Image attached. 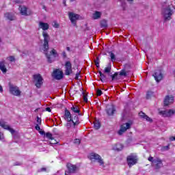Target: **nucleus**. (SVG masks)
I'll return each instance as SVG.
<instances>
[{"mask_svg": "<svg viewBox=\"0 0 175 175\" xmlns=\"http://www.w3.org/2000/svg\"><path fill=\"white\" fill-rule=\"evenodd\" d=\"M138 115L139 116L140 118H143V120H146V121H148L149 122H152V119L151 118L148 117V116L146 115V113L143 111H140Z\"/></svg>", "mask_w": 175, "mask_h": 175, "instance_id": "obj_19", "label": "nucleus"}, {"mask_svg": "<svg viewBox=\"0 0 175 175\" xmlns=\"http://www.w3.org/2000/svg\"><path fill=\"white\" fill-rule=\"evenodd\" d=\"M152 77L157 83H159V81L163 79V75L162 74V72H161V70H156L152 75Z\"/></svg>", "mask_w": 175, "mask_h": 175, "instance_id": "obj_11", "label": "nucleus"}, {"mask_svg": "<svg viewBox=\"0 0 175 175\" xmlns=\"http://www.w3.org/2000/svg\"><path fill=\"white\" fill-rule=\"evenodd\" d=\"M58 27H59V25L58 23H55L54 27L55 28H58Z\"/></svg>", "mask_w": 175, "mask_h": 175, "instance_id": "obj_50", "label": "nucleus"}, {"mask_svg": "<svg viewBox=\"0 0 175 175\" xmlns=\"http://www.w3.org/2000/svg\"><path fill=\"white\" fill-rule=\"evenodd\" d=\"M97 62H99V57H98L94 60V64H96Z\"/></svg>", "mask_w": 175, "mask_h": 175, "instance_id": "obj_48", "label": "nucleus"}, {"mask_svg": "<svg viewBox=\"0 0 175 175\" xmlns=\"http://www.w3.org/2000/svg\"><path fill=\"white\" fill-rule=\"evenodd\" d=\"M110 57H111V59L112 62H114V61H116V55H114V53L113 52H111Z\"/></svg>", "mask_w": 175, "mask_h": 175, "instance_id": "obj_35", "label": "nucleus"}, {"mask_svg": "<svg viewBox=\"0 0 175 175\" xmlns=\"http://www.w3.org/2000/svg\"><path fill=\"white\" fill-rule=\"evenodd\" d=\"M64 66H65L64 73L66 76H70V75H72L73 72L72 70V63H70V61L66 62Z\"/></svg>", "mask_w": 175, "mask_h": 175, "instance_id": "obj_8", "label": "nucleus"}, {"mask_svg": "<svg viewBox=\"0 0 175 175\" xmlns=\"http://www.w3.org/2000/svg\"><path fill=\"white\" fill-rule=\"evenodd\" d=\"M0 126L3 128V129H5L6 131H9L12 135H14L16 133V131L14 129H12L9 124H7L6 122H2L0 120Z\"/></svg>", "mask_w": 175, "mask_h": 175, "instance_id": "obj_12", "label": "nucleus"}, {"mask_svg": "<svg viewBox=\"0 0 175 175\" xmlns=\"http://www.w3.org/2000/svg\"><path fill=\"white\" fill-rule=\"evenodd\" d=\"M71 110L72 111H73L74 113H77L78 114H80V110L79 109V107H75V106H72L71 107Z\"/></svg>", "mask_w": 175, "mask_h": 175, "instance_id": "obj_30", "label": "nucleus"}, {"mask_svg": "<svg viewBox=\"0 0 175 175\" xmlns=\"http://www.w3.org/2000/svg\"><path fill=\"white\" fill-rule=\"evenodd\" d=\"M68 17L70 21H71L72 24L74 25L75 27L77 25V20L80 18V15L77 14H75L73 12H69L68 13Z\"/></svg>", "mask_w": 175, "mask_h": 175, "instance_id": "obj_7", "label": "nucleus"}, {"mask_svg": "<svg viewBox=\"0 0 175 175\" xmlns=\"http://www.w3.org/2000/svg\"><path fill=\"white\" fill-rule=\"evenodd\" d=\"M80 73H81V71H79L78 72L76 73V75H75V80H79V76H80Z\"/></svg>", "mask_w": 175, "mask_h": 175, "instance_id": "obj_41", "label": "nucleus"}, {"mask_svg": "<svg viewBox=\"0 0 175 175\" xmlns=\"http://www.w3.org/2000/svg\"><path fill=\"white\" fill-rule=\"evenodd\" d=\"M7 59H9L10 62H14L16 61L14 56H10V57H7Z\"/></svg>", "mask_w": 175, "mask_h": 175, "instance_id": "obj_36", "label": "nucleus"}, {"mask_svg": "<svg viewBox=\"0 0 175 175\" xmlns=\"http://www.w3.org/2000/svg\"><path fill=\"white\" fill-rule=\"evenodd\" d=\"M10 92L15 96H20V95H21V91H20L18 87L13 85H10Z\"/></svg>", "mask_w": 175, "mask_h": 175, "instance_id": "obj_9", "label": "nucleus"}, {"mask_svg": "<svg viewBox=\"0 0 175 175\" xmlns=\"http://www.w3.org/2000/svg\"><path fill=\"white\" fill-rule=\"evenodd\" d=\"M96 68H99V62L95 63Z\"/></svg>", "mask_w": 175, "mask_h": 175, "instance_id": "obj_52", "label": "nucleus"}, {"mask_svg": "<svg viewBox=\"0 0 175 175\" xmlns=\"http://www.w3.org/2000/svg\"><path fill=\"white\" fill-rule=\"evenodd\" d=\"M94 129H96V130L99 129V128H100V122H99V121H98V120L94 121Z\"/></svg>", "mask_w": 175, "mask_h": 175, "instance_id": "obj_27", "label": "nucleus"}, {"mask_svg": "<svg viewBox=\"0 0 175 175\" xmlns=\"http://www.w3.org/2000/svg\"><path fill=\"white\" fill-rule=\"evenodd\" d=\"M73 1H75V0H71V2H73Z\"/></svg>", "mask_w": 175, "mask_h": 175, "instance_id": "obj_58", "label": "nucleus"}, {"mask_svg": "<svg viewBox=\"0 0 175 175\" xmlns=\"http://www.w3.org/2000/svg\"><path fill=\"white\" fill-rule=\"evenodd\" d=\"M174 102V97L173 96H166L164 99V106H169L171 103Z\"/></svg>", "mask_w": 175, "mask_h": 175, "instance_id": "obj_15", "label": "nucleus"}, {"mask_svg": "<svg viewBox=\"0 0 175 175\" xmlns=\"http://www.w3.org/2000/svg\"><path fill=\"white\" fill-rule=\"evenodd\" d=\"M46 137L49 139V140H54V137H53V134L51 133H46Z\"/></svg>", "mask_w": 175, "mask_h": 175, "instance_id": "obj_33", "label": "nucleus"}, {"mask_svg": "<svg viewBox=\"0 0 175 175\" xmlns=\"http://www.w3.org/2000/svg\"><path fill=\"white\" fill-rule=\"evenodd\" d=\"M101 28H107V21L106 20H102L100 21Z\"/></svg>", "mask_w": 175, "mask_h": 175, "instance_id": "obj_28", "label": "nucleus"}, {"mask_svg": "<svg viewBox=\"0 0 175 175\" xmlns=\"http://www.w3.org/2000/svg\"><path fill=\"white\" fill-rule=\"evenodd\" d=\"M53 76L56 80L64 79V72L59 69H56L53 71Z\"/></svg>", "mask_w": 175, "mask_h": 175, "instance_id": "obj_13", "label": "nucleus"}, {"mask_svg": "<svg viewBox=\"0 0 175 175\" xmlns=\"http://www.w3.org/2000/svg\"><path fill=\"white\" fill-rule=\"evenodd\" d=\"M66 50H67V51H70V47L67 46V47H66Z\"/></svg>", "mask_w": 175, "mask_h": 175, "instance_id": "obj_53", "label": "nucleus"}, {"mask_svg": "<svg viewBox=\"0 0 175 175\" xmlns=\"http://www.w3.org/2000/svg\"><path fill=\"white\" fill-rule=\"evenodd\" d=\"M37 122L38 125H42V119L39 116H37Z\"/></svg>", "mask_w": 175, "mask_h": 175, "instance_id": "obj_40", "label": "nucleus"}, {"mask_svg": "<svg viewBox=\"0 0 175 175\" xmlns=\"http://www.w3.org/2000/svg\"><path fill=\"white\" fill-rule=\"evenodd\" d=\"M71 122H72L74 126L79 125L80 124V122L79 121V116L77 115H75L73 118H72Z\"/></svg>", "mask_w": 175, "mask_h": 175, "instance_id": "obj_23", "label": "nucleus"}, {"mask_svg": "<svg viewBox=\"0 0 175 175\" xmlns=\"http://www.w3.org/2000/svg\"><path fill=\"white\" fill-rule=\"evenodd\" d=\"M105 73H110L111 72V65H109L108 66L105 68L104 70Z\"/></svg>", "mask_w": 175, "mask_h": 175, "instance_id": "obj_31", "label": "nucleus"}, {"mask_svg": "<svg viewBox=\"0 0 175 175\" xmlns=\"http://www.w3.org/2000/svg\"><path fill=\"white\" fill-rule=\"evenodd\" d=\"M0 92H3V88L1 85H0Z\"/></svg>", "mask_w": 175, "mask_h": 175, "instance_id": "obj_51", "label": "nucleus"}, {"mask_svg": "<svg viewBox=\"0 0 175 175\" xmlns=\"http://www.w3.org/2000/svg\"><path fill=\"white\" fill-rule=\"evenodd\" d=\"M42 36L44 38L43 50L44 53H46L45 55L46 57L49 64H51L53 63V59H51V55H53L54 58H56V57H58V53H57V51L55 49H53L50 52L51 55H49L47 53L49 49V42H50V36L49 35V33H47V32L42 31Z\"/></svg>", "mask_w": 175, "mask_h": 175, "instance_id": "obj_1", "label": "nucleus"}, {"mask_svg": "<svg viewBox=\"0 0 175 175\" xmlns=\"http://www.w3.org/2000/svg\"><path fill=\"white\" fill-rule=\"evenodd\" d=\"M88 158L92 161V162H97L100 166H105V161H103V159H102V157L98 154L94 152L90 153Z\"/></svg>", "mask_w": 175, "mask_h": 175, "instance_id": "obj_2", "label": "nucleus"}, {"mask_svg": "<svg viewBox=\"0 0 175 175\" xmlns=\"http://www.w3.org/2000/svg\"><path fill=\"white\" fill-rule=\"evenodd\" d=\"M106 113L107 116H114V113H116V107H114V106L107 107Z\"/></svg>", "mask_w": 175, "mask_h": 175, "instance_id": "obj_18", "label": "nucleus"}, {"mask_svg": "<svg viewBox=\"0 0 175 175\" xmlns=\"http://www.w3.org/2000/svg\"><path fill=\"white\" fill-rule=\"evenodd\" d=\"M74 143H75V144H80L81 141H80L79 139H75V141H74Z\"/></svg>", "mask_w": 175, "mask_h": 175, "instance_id": "obj_42", "label": "nucleus"}, {"mask_svg": "<svg viewBox=\"0 0 175 175\" xmlns=\"http://www.w3.org/2000/svg\"><path fill=\"white\" fill-rule=\"evenodd\" d=\"M66 167L68 169L67 173L70 174H75L77 173V171L79 170V167L76 166V165H73L72 163H67Z\"/></svg>", "mask_w": 175, "mask_h": 175, "instance_id": "obj_10", "label": "nucleus"}, {"mask_svg": "<svg viewBox=\"0 0 175 175\" xmlns=\"http://www.w3.org/2000/svg\"><path fill=\"white\" fill-rule=\"evenodd\" d=\"M0 70H1L3 73H6V72H8V69L5 66V60L0 62Z\"/></svg>", "mask_w": 175, "mask_h": 175, "instance_id": "obj_22", "label": "nucleus"}, {"mask_svg": "<svg viewBox=\"0 0 175 175\" xmlns=\"http://www.w3.org/2000/svg\"><path fill=\"white\" fill-rule=\"evenodd\" d=\"M41 172H46L47 169L46 167L41 168Z\"/></svg>", "mask_w": 175, "mask_h": 175, "instance_id": "obj_49", "label": "nucleus"}, {"mask_svg": "<svg viewBox=\"0 0 175 175\" xmlns=\"http://www.w3.org/2000/svg\"><path fill=\"white\" fill-rule=\"evenodd\" d=\"M33 79L36 81L35 85L36 88H41L43 85V77L40 74H36L33 75Z\"/></svg>", "mask_w": 175, "mask_h": 175, "instance_id": "obj_4", "label": "nucleus"}, {"mask_svg": "<svg viewBox=\"0 0 175 175\" xmlns=\"http://www.w3.org/2000/svg\"><path fill=\"white\" fill-rule=\"evenodd\" d=\"M116 150H117V151H121V150L119 148H117Z\"/></svg>", "mask_w": 175, "mask_h": 175, "instance_id": "obj_55", "label": "nucleus"}, {"mask_svg": "<svg viewBox=\"0 0 175 175\" xmlns=\"http://www.w3.org/2000/svg\"><path fill=\"white\" fill-rule=\"evenodd\" d=\"M154 95V92L152 91H148L146 94V99H150V98Z\"/></svg>", "mask_w": 175, "mask_h": 175, "instance_id": "obj_34", "label": "nucleus"}, {"mask_svg": "<svg viewBox=\"0 0 175 175\" xmlns=\"http://www.w3.org/2000/svg\"><path fill=\"white\" fill-rule=\"evenodd\" d=\"M101 13L100 12L96 11V12L94 14V19L98 20V18H100Z\"/></svg>", "mask_w": 175, "mask_h": 175, "instance_id": "obj_29", "label": "nucleus"}, {"mask_svg": "<svg viewBox=\"0 0 175 175\" xmlns=\"http://www.w3.org/2000/svg\"><path fill=\"white\" fill-rule=\"evenodd\" d=\"M127 164L129 167H132V166L136 165L137 163V156H135L133 154L129 155L126 158Z\"/></svg>", "mask_w": 175, "mask_h": 175, "instance_id": "obj_6", "label": "nucleus"}, {"mask_svg": "<svg viewBox=\"0 0 175 175\" xmlns=\"http://www.w3.org/2000/svg\"><path fill=\"white\" fill-rule=\"evenodd\" d=\"M83 102L87 103L88 102V98H87L88 95L85 94V93L84 92H83Z\"/></svg>", "mask_w": 175, "mask_h": 175, "instance_id": "obj_37", "label": "nucleus"}, {"mask_svg": "<svg viewBox=\"0 0 175 175\" xmlns=\"http://www.w3.org/2000/svg\"><path fill=\"white\" fill-rule=\"evenodd\" d=\"M162 15L164 17L165 21H170V20H172V16H173L172 7L168 5L166 8H164L162 11Z\"/></svg>", "mask_w": 175, "mask_h": 175, "instance_id": "obj_3", "label": "nucleus"}, {"mask_svg": "<svg viewBox=\"0 0 175 175\" xmlns=\"http://www.w3.org/2000/svg\"><path fill=\"white\" fill-rule=\"evenodd\" d=\"M163 150H169V145L163 146Z\"/></svg>", "mask_w": 175, "mask_h": 175, "instance_id": "obj_47", "label": "nucleus"}, {"mask_svg": "<svg viewBox=\"0 0 175 175\" xmlns=\"http://www.w3.org/2000/svg\"><path fill=\"white\" fill-rule=\"evenodd\" d=\"M160 114H162L164 117H170L174 114V111L173 109H170L168 111H161Z\"/></svg>", "mask_w": 175, "mask_h": 175, "instance_id": "obj_16", "label": "nucleus"}, {"mask_svg": "<svg viewBox=\"0 0 175 175\" xmlns=\"http://www.w3.org/2000/svg\"><path fill=\"white\" fill-rule=\"evenodd\" d=\"M102 94H103V92H102V90H97V91H96V95H97V96H100L101 95H102Z\"/></svg>", "mask_w": 175, "mask_h": 175, "instance_id": "obj_39", "label": "nucleus"}, {"mask_svg": "<svg viewBox=\"0 0 175 175\" xmlns=\"http://www.w3.org/2000/svg\"><path fill=\"white\" fill-rule=\"evenodd\" d=\"M62 57L64 58V59H66V58L68 57V55H66V51H63L62 53Z\"/></svg>", "mask_w": 175, "mask_h": 175, "instance_id": "obj_38", "label": "nucleus"}, {"mask_svg": "<svg viewBox=\"0 0 175 175\" xmlns=\"http://www.w3.org/2000/svg\"><path fill=\"white\" fill-rule=\"evenodd\" d=\"M65 175H68V174H66V172H65Z\"/></svg>", "mask_w": 175, "mask_h": 175, "instance_id": "obj_57", "label": "nucleus"}, {"mask_svg": "<svg viewBox=\"0 0 175 175\" xmlns=\"http://www.w3.org/2000/svg\"><path fill=\"white\" fill-rule=\"evenodd\" d=\"M18 9L22 16H28V13L27 12V7L24 5H20Z\"/></svg>", "mask_w": 175, "mask_h": 175, "instance_id": "obj_21", "label": "nucleus"}, {"mask_svg": "<svg viewBox=\"0 0 175 175\" xmlns=\"http://www.w3.org/2000/svg\"><path fill=\"white\" fill-rule=\"evenodd\" d=\"M129 1H130V2H132V1H133V0H128Z\"/></svg>", "mask_w": 175, "mask_h": 175, "instance_id": "obj_56", "label": "nucleus"}, {"mask_svg": "<svg viewBox=\"0 0 175 175\" xmlns=\"http://www.w3.org/2000/svg\"><path fill=\"white\" fill-rule=\"evenodd\" d=\"M131 128V124L130 123H125L123 124L120 126V129L118 131V135H121L123 133H124V132H126V131H128V129H129Z\"/></svg>", "mask_w": 175, "mask_h": 175, "instance_id": "obj_14", "label": "nucleus"}, {"mask_svg": "<svg viewBox=\"0 0 175 175\" xmlns=\"http://www.w3.org/2000/svg\"><path fill=\"white\" fill-rule=\"evenodd\" d=\"M3 139H5V137H3V133L0 131V140H3Z\"/></svg>", "mask_w": 175, "mask_h": 175, "instance_id": "obj_44", "label": "nucleus"}, {"mask_svg": "<svg viewBox=\"0 0 175 175\" xmlns=\"http://www.w3.org/2000/svg\"><path fill=\"white\" fill-rule=\"evenodd\" d=\"M63 3H64V5H65V6H66V1H64Z\"/></svg>", "mask_w": 175, "mask_h": 175, "instance_id": "obj_54", "label": "nucleus"}, {"mask_svg": "<svg viewBox=\"0 0 175 175\" xmlns=\"http://www.w3.org/2000/svg\"><path fill=\"white\" fill-rule=\"evenodd\" d=\"M40 124H36L35 126V129L36 131H38V132L41 130L40 126H39Z\"/></svg>", "mask_w": 175, "mask_h": 175, "instance_id": "obj_43", "label": "nucleus"}, {"mask_svg": "<svg viewBox=\"0 0 175 175\" xmlns=\"http://www.w3.org/2000/svg\"><path fill=\"white\" fill-rule=\"evenodd\" d=\"M5 17L7 20H10V21H13L14 20V15L10 12L5 13Z\"/></svg>", "mask_w": 175, "mask_h": 175, "instance_id": "obj_24", "label": "nucleus"}, {"mask_svg": "<svg viewBox=\"0 0 175 175\" xmlns=\"http://www.w3.org/2000/svg\"><path fill=\"white\" fill-rule=\"evenodd\" d=\"M39 28L42 29V31H47V29H49V28H50V26L49 25V23H47L40 22L39 23Z\"/></svg>", "mask_w": 175, "mask_h": 175, "instance_id": "obj_20", "label": "nucleus"}, {"mask_svg": "<svg viewBox=\"0 0 175 175\" xmlns=\"http://www.w3.org/2000/svg\"><path fill=\"white\" fill-rule=\"evenodd\" d=\"M98 73L100 75V80L102 81V83H105L106 81V75L105 74L102 73V71L99 70Z\"/></svg>", "mask_w": 175, "mask_h": 175, "instance_id": "obj_25", "label": "nucleus"}, {"mask_svg": "<svg viewBox=\"0 0 175 175\" xmlns=\"http://www.w3.org/2000/svg\"><path fill=\"white\" fill-rule=\"evenodd\" d=\"M120 76H123V77H126L128 76V72L125 70V69H122L119 72Z\"/></svg>", "mask_w": 175, "mask_h": 175, "instance_id": "obj_26", "label": "nucleus"}, {"mask_svg": "<svg viewBox=\"0 0 175 175\" xmlns=\"http://www.w3.org/2000/svg\"><path fill=\"white\" fill-rule=\"evenodd\" d=\"M38 132H39L40 134H41V135H46V133L44 132V131H43V130H42V129H41L40 131H39Z\"/></svg>", "mask_w": 175, "mask_h": 175, "instance_id": "obj_45", "label": "nucleus"}, {"mask_svg": "<svg viewBox=\"0 0 175 175\" xmlns=\"http://www.w3.org/2000/svg\"><path fill=\"white\" fill-rule=\"evenodd\" d=\"M45 110H46V111H48L49 113H51V108H50V107H46V109H45Z\"/></svg>", "mask_w": 175, "mask_h": 175, "instance_id": "obj_46", "label": "nucleus"}, {"mask_svg": "<svg viewBox=\"0 0 175 175\" xmlns=\"http://www.w3.org/2000/svg\"><path fill=\"white\" fill-rule=\"evenodd\" d=\"M111 77L112 79V81H113V80H118V72H115L113 75H111Z\"/></svg>", "mask_w": 175, "mask_h": 175, "instance_id": "obj_32", "label": "nucleus"}, {"mask_svg": "<svg viewBox=\"0 0 175 175\" xmlns=\"http://www.w3.org/2000/svg\"><path fill=\"white\" fill-rule=\"evenodd\" d=\"M64 120H66L68 122H70L72 121V114L67 109H65Z\"/></svg>", "mask_w": 175, "mask_h": 175, "instance_id": "obj_17", "label": "nucleus"}, {"mask_svg": "<svg viewBox=\"0 0 175 175\" xmlns=\"http://www.w3.org/2000/svg\"><path fill=\"white\" fill-rule=\"evenodd\" d=\"M148 161H149V162H152V163H155L154 167L157 170L162 167V160H161L159 158L154 159V157L150 156L148 159Z\"/></svg>", "mask_w": 175, "mask_h": 175, "instance_id": "obj_5", "label": "nucleus"}]
</instances>
